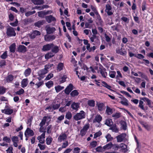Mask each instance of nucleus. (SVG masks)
<instances>
[{
    "label": "nucleus",
    "instance_id": "f257e3e1",
    "mask_svg": "<svg viewBox=\"0 0 153 153\" xmlns=\"http://www.w3.org/2000/svg\"><path fill=\"white\" fill-rule=\"evenodd\" d=\"M86 113L83 111H81L79 113H77L73 117V118L76 121H78L85 118V117Z\"/></svg>",
    "mask_w": 153,
    "mask_h": 153
},
{
    "label": "nucleus",
    "instance_id": "f03ea898",
    "mask_svg": "<svg viewBox=\"0 0 153 153\" xmlns=\"http://www.w3.org/2000/svg\"><path fill=\"white\" fill-rule=\"evenodd\" d=\"M6 33L9 37L15 36L16 34L15 29L10 26H9L6 29Z\"/></svg>",
    "mask_w": 153,
    "mask_h": 153
},
{
    "label": "nucleus",
    "instance_id": "7ed1b4c3",
    "mask_svg": "<svg viewBox=\"0 0 153 153\" xmlns=\"http://www.w3.org/2000/svg\"><path fill=\"white\" fill-rule=\"evenodd\" d=\"M90 39L91 42H95L98 45H99L100 42L99 39V37L97 36L96 35L93 34L92 36L90 38Z\"/></svg>",
    "mask_w": 153,
    "mask_h": 153
},
{
    "label": "nucleus",
    "instance_id": "20e7f679",
    "mask_svg": "<svg viewBox=\"0 0 153 153\" xmlns=\"http://www.w3.org/2000/svg\"><path fill=\"white\" fill-rule=\"evenodd\" d=\"M54 45V44L53 43H50L44 45L43 46L42 50L44 51H49L51 49Z\"/></svg>",
    "mask_w": 153,
    "mask_h": 153
},
{
    "label": "nucleus",
    "instance_id": "39448f33",
    "mask_svg": "<svg viewBox=\"0 0 153 153\" xmlns=\"http://www.w3.org/2000/svg\"><path fill=\"white\" fill-rule=\"evenodd\" d=\"M45 19L47 22L50 23L52 22H55L56 21V19L52 15H50L45 17Z\"/></svg>",
    "mask_w": 153,
    "mask_h": 153
},
{
    "label": "nucleus",
    "instance_id": "423d86ee",
    "mask_svg": "<svg viewBox=\"0 0 153 153\" xmlns=\"http://www.w3.org/2000/svg\"><path fill=\"white\" fill-rule=\"evenodd\" d=\"M126 136L125 133H122L116 136L117 142L120 143L123 141L125 139Z\"/></svg>",
    "mask_w": 153,
    "mask_h": 153
},
{
    "label": "nucleus",
    "instance_id": "0eeeda50",
    "mask_svg": "<svg viewBox=\"0 0 153 153\" xmlns=\"http://www.w3.org/2000/svg\"><path fill=\"white\" fill-rule=\"evenodd\" d=\"M73 86L72 84H69L65 88V93L67 95H69L70 92L73 89Z\"/></svg>",
    "mask_w": 153,
    "mask_h": 153
},
{
    "label": "nucleus",
    "instance_id": "6e6552de",
    "mask_svg": "<svg viewBox=\"0 0 153 153\" xmlns=\"http://www.w3.org/2000/svg\"><path fill=\"white\" fill-rule=\"evenodd\" d=\"M41 34L40 32L37 30H35L29 35V37L31 39H34L37 36L40 35Z\"/></svg>",
    "mask_w": 153,
    "mask_h": 153
},
{
    "label": "nucleus",
    "instance_id": "1a4fd4ad",
    "mask_svg": "<svg viewBox=\"0 0 153 153\" xmlns=\"http://www.w3.org/2000/svg\"><path fill=\"white\" fill-rule=\"evenodd\" d=\"M99 111H102L105 108L104 104L102 102H97L96 104Z\"/></svg>",
    "mask_w": 153,
    "mask_h": 153
},
{
    "label": "nucleus",
    "instance_id": "9d476101",
    "mask_svg": "<svg viewBox=\"0 0 153 153\" xmlns=\"http://www.w3.org/2000/svg\"><path fill=\"white\" fill-rule=\"evenodd\" d=\"M112 7L109 4H107L106 5L105 11L107 13L108 16H111L113 14V13L110 11Z\"/></svg>",
    "mask_w": 153,
    "mask_h": 153
},
{
    "label": "nucleus",
    "instance_id": "9b49d317",
    "mask_svg": "<svg viewBox=\"0 0 153 153\" xmlns=\"http://www.w3.org/2000/svg\"><path fill=\"white\" fill-rule=\"evenodd\" d=\"M27 51L26 47L23 45H20L17 48V51L19 53H25Z\"/></svg>",
    "mask_w": 153,
    "mask_h": 153
},
{
    "label": "nucleus",
    "instance_id": "f8f14e48",
    "mask_svg": "<svg viewBox=\"0 0 153 153\" xmlns=\"http://www.w3.org/2000/svg\"><path fill=\"white\" fill-rule=\"evenodd\" d=\"M56 38V36L54 35H46L45 36V40L47 42L52 41Z\"/></svg>",
    "mask_w": 153,
    "mask_h": 153
},
{
    "label": "nucleus",
    "instance_id": "ddd939ff",
    "mask_svg": "<svg viewBox=\"0 0 153 153\" xmlns=\"http://www.w3.org/2000/svg\"><path fill=\"white\" fill-rule=\"evenodd\" d=\"M106 69L105 68H101L100 67L99 68V71L101 74L102 76L104 78H105L106 77V76H107V73L106 71Z\"/></svg>",
    "mask_w": 153,
    "mask_h": 153
},
{
    "label": "nucleus",
    "instance_id": "4468645a",
    "mask_svg": "<svg viewBox=\"0 0 153 153\" xmlns=\"http://www.w3.org/2000/svg\"><path fill=\"white\" fill-rule=\"evenodd\" d=\"M48 70L45 69H41L38 72V75L39 76L44 78L45 76V75L48 73Z\"/></svg>",
    "mask_w": 153,
    "mask_h": 153
},
{
    "label": "nucleus",
    "instance_id": "2eb2a0df",
    "mask_svg": "<svg viewBox=\"0 0 153 153\" xmlns=\"http://www.w3.org/2000/svg\"><path fill=\"white\" fill-rule=\"evenodd\" d=\"M34 134L33 131L29 128H27L25 132V135L26 136V135L27 136L30 135L31 136H33Z\"/></svg>",
    "mask_w": 153,
    "mask_h": 153
},
{
    "label": "nucleus",
    "instance_id": "dca6fc26",
    "mask_svg": "<svg viewBox=\"0 0 153 153\" xmlns=\"http://www.w3.org/2000/svg\"><path fill=\"white\" fill-rule=\"evenodd\" d=\"M116 52L117 53L122 56H125L127 54V52L126 51H122V48L121 49L117 48L116 50Z\"/></svg>",
    "mask_w": 153,
    "mask_h": 153
},
{
    "label": "nucleus",
    "instance_id": "f3484780",
    "mask_svg": "<svg viewBox=\"0 0 153 153\" xmlns=\"http://www.w3.org/2000/svg\"><path fill=\"white\" fill-rule=\"evenodd\" d=\"M67 78V76L66 75H64L62 76H61L58 79V81L59 83V84L62 83L66 81V79Z\"/></svg>",
    "mask_w": 153,
    "mask_h": 153
},
{
    "label": "nucleus",
    "instance_id": "a211bd4d",
    "mask_svg": "<svg viewBox=\"0 0 153 153\" xmlns=\"http://www.w3.org/2000/svg\"><path fill=\"white\" fill-rule=\"evenodd\" d=\"M109 130H112V131L115 133H117L119 131V129L117 128L116 124H114L110 127Z\"/></svg>",
    "mask_w": 153,
    "mask_h": 153
},
{
    "label": "nucleus",
    "instance_id": "6ab92c4d",
    "mask_svg": "<svg viewBox=\"0 0 153 153\" xmlns=\"http://www.w3.org/2000/svg\"><path fill=\"white\" fill-rule=\"evenodd\" d=\"M120 148H121V150H122V152H126L127 151V145L123 143H121L120 144Z\"/></svg>",
    "mask_w": 153,
    "mask_h": 153
},
{
    "label": "nucleus",
    "instance_id": "aec40b11",
    "mask_svg": "<svg viewBox=\"0 0 153 153\" xmlns=\"http://www.w3.org/2000/svg\"><path fill=\"white\" fill-rule=\"evenodd\" d=\"M1 111L2 113L10 115L13 112V109H7L2 110Z\"/></svg>",
    "mask_w": 153,
    "mask_h": 153
},
{
    "label": "nucleus",
    "instance_id": "412c9836",
    "mask_svg": "<svg viewBox=\"0 0 153 153\" xmlns=\"http://www.w3.org/2000/svg\"><path fill=\"white\" fill-rule=\"evenodd\" d=\"M102 118L100 115H97L95 117V118L93 120L94 123L96 122L100 123V122L102 120Z\"/></svg>",
    "mask_w": 153,
    "mask_h": 153
},
{
    "label": "nucleus",
    "instance_id": "4be33fe9",
    "mask_svg": "<svg viewBox=\"0 0 153 153\" xmlns=\"http://www.w3.org/2000/svg\"><path fill=\"white\" fill-rule=\"evenodd\" d=\"M55 30L56 29L54 27H48L46 29V31L48 34H51L53 33Z\"/></svg>",
    "mask_w": 153,
    "mask_h": 153
},
{
    "label": "nucleus",
    "instance_id": "5701e85b",
    "mask_svg": "<svg viewBox=\"0 0 153 153\" xmlns=\"http://www.w3.org/2000/svg\"><path fill=\"white\" fill-rule=\"evenodd\" d=\"M51 52L53 53H54L55 54L57 53L59 51V46L55 45L53 46V47L51 48Z\"/></svg>",
    "mask_w": 153,
    "mask_h": 153
},
{
    "label": "nucleus",
    "instance_id": "b1692460",
    "mask_svg": "<svg viewBox=\"0 0 153 153\" xmlns=\"http://www.w3.org/2000/svg\"><path fill=\"white\" fill-rule=\"evenodd\" d=\"M28 83V80L27 79H23L21 82V86L23 88H25L27 86Z\"/></svg>",
    "mask_w": 153,
    "mask_h": 153
},
{
    "label": "nucleus",
    "instance_id": "393cba45",
    "mask_svg": "<svg viewBox=\"0 0 153 153\" xmlns=\"http://www.w3.org/2000/svg\"><path fill=\"white\" fill-rule=\"evenodd\" d=\"M67 137V136L66 134L65 133H63L59 136L58 138V140L60 142H61L62 140H64L66 139Z\"/></svg>",
    "mask_w": 153,
    "mask_h": 153
},
{
    "label": "nucleus",
    "instance_id": "a878e982",
    "mask_svg": "<svg viewBox=\"0 0 153 153\" xmlns=\"http://www.w3.org/2000/svg\"><path fill=\"white\" fill-rule=\"evenodd\" d=\"M14 79V76L11 74L7 76L6 78V81L7 82H11Z\"/></svg>",
    "mask_w": 153,
    "mask_h": 153
},
{
    "label": "nucleus",
    "instance_id": "bb28decb",
    "mask_svg": "<svg viewBox=\"0 0 153 153\" xmlns=\"http://www.w3.org/2000/svg\"><path fill=\"white\" fill-rule=\"evenodd\" d=\"M54 55L52 52H50L46 53L45 55V57L46 59H48L53 57Z\"/></svg>",
    "mask_w": 153,
    "mask_h": 153
},
{
    "label": "nucleus",
    "instance_id": "cd10ccee",
    "mask_svg": "<svg viewBox=\"0 0 153 153\" xmlns=\"http://www.w3.org/2000/svg\"><path fill=\"white\" fill-rule=\"evenodd\" d=\"M49 13L48 11H41L38 12V16L41 18H43L44 16Z\"/></svg>",
    "mask_w": 153,
    "mask_h": 153
},
{
    "label": "nucleus",
    "instance_id": "c85d7f7f",
    "mask_svg": "<svg viewBox=\"0 0 153 153\" xmlns=\"http://www.w3.org/2000/svg\"><path fill=\"white\" fill-rule=\"evenodd\" d=\"M45 21L43 20L38 21L34 23V25L38 27H40L41 25L45 23Z\"/></svg>",
    "mask_w": 153,
    "mask_h": 153
},
{
    "label": "nucleus",
    "instance_id": "c756f323",
    "mask_svg": "<svg viewBox=\"0 0 153 153\" xmlns=\"http://www.w3.org/2000/svg\"><path fill=\"white\" fill-rule=\"evenodd\" d=\"M113 144L111 142H110L103 147L104 150L111 149L113 146Z\"/></svg>",
    "mask_w": 153,
    "mask_h": 153
},
{
    "label": "nucleus",
    "instance_id": "7c9ffc66",
    "mask_svg": "<svg viewBox=\"0 0 153 153\" xmlns=\"http://www.w3.org/2000/svg\"><path fill=\"white\" fill-rule=\"evenodd\" d=\"M141 99L144 101H146L147 102V105L149 107H152L151 105V100L149 99L146 97H144Z\"/></svg>",
    "mask_w": 153,
    "mask_h": 153
},
{
    "label": "nucleus",
    "instance_id": "2f4dec72",
    "mask_svg": "<svg viewBox=\"0 0 153 153\" xmlns=\"http://www.w3.org/2000/svg\"><path fill=\"white\" fill-rule=\"evenodd\" d=\"M16 45L15 43H13L11 44L9 47V49L10 51L11 52L13 53L15 51Z\"/></svg>",
    "mask_w": 153,
    "mask_h": 153
},
{
    "label": "nucleus",
    "instance_id": "473e14b6",
    "mask_svg": "<svg viewBox=\"0 0 153 153\" xmlns=\"http://www.w3.org/2000/svg\"><path fill=\"white\" fill-rule=\"evenodd\" d=\"M120 124L122 129L124 130H126L127 128L126 122L124 121H120Z\"/></svg>",
    "mask_w": 153,
    "mask_h": 153
},
{
    "label": "nucleus",
    "instance_id": "72a5a7b5",
    "mask_svg": "<svg viewBox=\"0 0 153 153\" xmlns=\"http://www.w3.org/2000/svg\"><path fill=\"white\" fill-rule=\"evenodd\" d=\"M32 2L35 4L40 5L43 4V0H32Z\"/></svg>",
    "mask_w": 153,
    "mask_h": 153
},
{
    "label": "nucleus",
    "instance_id": "f704fd0d",
    "mask_svg": "<svg viewBox=\"0 0 153 153\" xmlns=\"http://www.w3.org/2000/svg\"><path fill=\"white\" fill-rule=\"evenodd\" d=\"M140 123L147 130H150V127L146 123H144L143 121H141L140 122Z\"/></svg>",
    "mask_w": 153,
    "mask_h": 153
},
{
    "label": "nucleus",
    "instance_id": "c9c22d12",
    "mask_svg": "<svg viewBox=\"0 0 153 153\" xmlns=\"http://www.w3.org/2000/svg\"><path fill=\"white\" fill-rule=\"evenodd\" d=\"M120 103L123 105L126 106L128 105V100L124 97L123 98L122 100L120 102Z\"/></svg>",
    "mask_w": 153,
    "mask_h": 153
},
{
    "label": "nucleus",
    "instance_id": "e433bc0d",
    "mask_svg": "<svg viewBox=\"0 0 153 153\" xmlns=\"http://www.w3.org/2000/svg\"><path fill=\"white\" fill-rule=\"evenodd\" d=\"M71 106L73 109L77 111L79 105L78 103L74 102L71 104Z\"/></svg>",
    "mask_w": 153,
    "mask_h": 153
},
{
    "label": "nucleus",
    "instance_id": "4c0bfd02",
    "mask_svg": "<svg viewBox=\"0 0 153 153\" xmlns=\"http://www.w3.org/2000/svg\"><path fill=\"white\" fill-rule=\"evenodd\" d=\"M47 117H48L47 116H44L43 117L42 120L39 123V126H43L45 124L47 120L46 119Z\"/></svg>",
    "mask_w": 153,
    "mask_h": 153
},
{
    "label": "nucleus",
    "instance_id": "58836bf2",
    "mask_svg": "<svg viewBox=\"0 0 153 153\" xmlns=\"http://www.w3.org/2000/svg\"><path fill=\"white\" fill-rule=\"evenodd\" d=\"M31 71L30 68H28L26 69L24 72V74L25 76L27 77L29 76L30 74Z\"/></svg>",
    "mask_w": 153,
    "mask_h": 153
},
{
    "label": "nucleus",
    "instance_id": "ea45409f",
    "mask_svg": "<svg viewBox=\"0 0 153 153\" xmlns=\"http://www.w3.org/2000/svg\"><path fill=\"white\" fill-rule=\"evenodd\" d=\"M105 124L108 126L110 127L113 124V122L111 119H107L106 120Z\"/></svg>",
    "mask_w": 153,
    "mask_h": 153
},
{
    "label": "nucleus",
    "instance_id": "a19ab883",
    "mask_svg": "<svg viewBox=\"0 0 153 153\" xmlns=\"http://www.w3.org/2000/svg\"><path fill=\"white\" fill-rule=\"evenodd\" d=\"M106 113L108 115L111 114L113 113L112 109L110 108L109 106H107L106 110L105 111Z\"/></svg>",
    "mask_w": 153,
    "mask_h": 153
},
{
    "label": "nucleus",
    "instance_id": "79ce46f5",
    "mask_svg": "<svg viewBox=\"0 0 153 153\" xmlns=\"http://www.w3.org/2000/svg\"><path fill=\"white\" fill-rule=\"evenodd\" d=\"M53 140V138L49 136L47 137L46 139V143L48 145H50Z\"/></svg>",
    "mask_w": 153,
    "mask_h": 153
},
{
    "label": "nucleus",
    "instance_id": "37998d69",
    "mask_svg": "<svg viewBox=\"0 0 153 153\" xmlns=\"http://www.w3.org/2000/svg\"><path fill=\"white\" fill-rule=\"evenodd\" d=\"M86 49L89 52H91L92 51H94L96 49V47L95 46H93V47H90V45H88V46H86Z\"/></svg>",
    "mask_w": 153,
    "mask_h": 153
},
{
    "label": "nucleus",
    "instance_id": "c03bdc74",
    "mask_svg": "<svg viewBox=\"0 0 153 153\" xmlns=\"http://www.w3.org/2000/svg\"><path fill=\"white\" fill-rule=\"evenodd\" d=\"M63 64L61 62L59 63L57 65V70L60 71L63 69Z\"/></svg>",
    "mask_w": 153,
    "mask_h": 153
},
{
    "label": "nucleus",
    "instance_id": "a18cd8bd",
    "mask_svg": "<svg viewBox=\"0 0 153 153\" xmlns=\"http://www.w3.org/2000/svg\"><path fill=\"white\" fill-rule=\"evenodd\" d=\"M64 88V87L63 86H62L59 85L56 86L55 87V90L57 93H58L61 90H62Z\"/></svg>",
    "mask_w": 153,
    "mask_h": 153
},
{
    "label": "nucleus",
    "instance_id": "49530a36",
    "mask_svg": "<svg viewBox=\"0 0 153 153\" xmlns=\"http://www.w3.org/2000/svg\"><path fill=\"white\" fill-rule=\"evenodd\" d=\"M88 104L91 107H94L95 106V101L93 100H89L88 101Z\"/></svg>",
    "mask_w": 153,
    "mask_h": 153
},
{
    "label": "nucleus",
    "instance_id": "de8ad7c7",
    "mask_svg": "<svg viewBox=\"0 0 153 153\" xmlns=\"http://www.w3.org/2000/svg\"><path fill=\"white\" fill-rule=\"evenodd\" d=\"M121 114L120 112H117L112 115V117L114 118V119H117L121 117Z\"/></svg>",
    "mask_w": 153,
    "mask_h": 153
},
{
    "label": "nucleus",
    "instance_id": "09e8293b",
    "mask_svg": "<svg viewBox=\"0 0 153 153\" xmlns=\"http://www.w3.org/2000/svg\"><path fill=\"white\" fill-rule=\"evenodd\" d=\"M79 94V93L76 90H74L72 91L70 93V95L72 97H74L77 96Z\"/></svg>",
    "mask_w": 153,
    "mask_h": 153
},
{
    "label": "nucleus",
    "instance_id": "8fccbe9b",
    "mask_svg": "<svg viewBox=\"0 0 153 153\" xmlns=\"http://www.w3.org/2000/svg\"><path fill=\"white\" fill-rule=\"evenodd\" d=\"M53 82L51 81H49L45 83L46 85L49 88L53 86Z\"/></svg>",
    "mask_w": 153,
    "mask_h": 153
},
{
    "label": "nucleus",
    "instance_id": "3c124183",
    "mask_svg": "<svg viewBox=\"0 0 153 153\" xmlns=\"http://www.w3.org/2000/svg\"><path fill=\"white\" fill-rule=\"evenodd\" d=\"M116 74V72L114 71H110L109 74L110 77L112 78H114L115 77Z\"/></svg>",
    "mask_w": 153,
    "mask_h": 153
},
{
    "label": "nucleus",
    "instance_id": "603ef678",
    "mask_svg": "<svg viewBox=\"0 0 153 153\" xmlns=\"http://www.w3.org/2000/svg\"><path fill=\"white\" fill-rule=\"evenodd\" d=\"M102 83L103 84L102 85L103 86L105 87L106 88L110 90H111V87L110 85H108L105 82L103 81H102Z\"/></svg>",
    "mask_w": 153,
    "mask_h": 153
},
{
    "label": "nucleus",
    "instance_id": "864d4df0",
    "mask_svg": "<svg viewBox=\"0 0 153 153\" xmlns=\"http://www.w3.org/2000/svg\"><path fill=\"white\" fill-rule=\"evenodd\" d=\"M102 83L103 84L102 85L103 86L105 87L106 88L110 90H111V87L110 85H108L105 82L103 81H102Z\"/></svg>",
    "mask_w": 153,
    "mask_h": 153
},
{
    "label": "nucleus",
    "instance_id": "5fc2aeb1",
    "mask_svg": "<svg viewBox=\"0 0 153 153\" xmlns=\"http://www.w3.org/2000/svg\"><path fill=\"white\" fill-rule=\"evenodd\" d=\"M52 130V125H49L47 128V133L48 134H50L51 133Z\"/></svg>",
    "mask_w": 153,
    "mask_h": 153
},
{
    "label": "nucleus",
    "instance_id": "6e6d98bb",
    "mask_svg": "<svg viewBox=\"0 0 153 153\" xmlns=\"http://www.w3.org/2000/svg\"><path fill=\"white\" fill-rule=\"evenodd\" d=\"M65 116L66 119L68 120H70L72 117V114L70 112L68 111L66 113Z\"/></svg>",
    "mask_w": 153,
    "mask_h": 153
},
{
    "label": "nucleus",
    "instance_id": "4d7b16f0",
    "mask_svg": "<svg viewBox=\"0 0 153 153\" xmlns=\"http://www.w3.org/2000/svg\"><path fill=\"white\" fill-rule=\"evenodd\" d=\"M6 88L3 86H0V94H3L6 92Z\"/></svg>",
    "mask_w": 153,
    "mask_h": 153
},
{
    "label": "nucleus",
    "instance_id": "13d9d810",
    "mask_svg": "<svg viewBox=\"0 0 153 153\" xmlns=\"http://www.w3.org/2000/svg\"><path fill=\"white\" fill-rule=\"evenodd\" d=\"M97 145V142L96 141H94L90 143V145L91 148H94L96 147Z\"/></svg>",
    "mask_w": 153,
    "mask_h": 153
},
{
    "label": "nucleus",
    "instance_id": "bf43d9fd",
    "mask_svg": "<svg viewBox=\"0 0 153 153\" xmlns=\"http://www.w3.org/2000/svg\"><path fill=\"white\" fill-rule=\"evenodd\" d=\"M96 151L98 152H102L104 151V150L103 148H102L101 146H99L97 147L95 149Z\"/></svg>",
    "mask_w": 153,
    "mask_h": 153
},
{
    "label": "nucleus",
    "instance_id": "052dcab7",
    "mask_svg": "<svg viewBox=\"0 0 153 153\" xmlns=\"http://www.w3.org/2000/svg\"><path fill=\"white\" fill-rule=\"evenodd\" d=\"M13 143H18L19 141L18 138L17 136H13L11 138Z\"/></svg>",
    "mask_w": 153,
    "mask_h": 153
},
{
    "label": "nucleus",
    "instance_id": "680f3d73",
    "mask_svg": "<svg viewBox=\"0 0 153 153\" xmlns=\"http://www.w3.org/2000/svg\"><path fill=\"white\" fill-rule=\"evenodd\" d=\"M3 140L4 141H5L6 142L9 143H10L11 142V140L10 138L6 136L4 137L3 139Z\"/></svg>",
    "mask_w": 153,
    "mask_h": 153
},
{
    "label": "nucleus",
    "instance_id": "e2e57ef3",
    "mask_svg": "<svg viewBox=\"0 0 153 153\" xmlns=\"http://www.w3.org/2000/svg\"><path fill=\"white\" fill-rule=\"evenodd\" d=\"M35 13L36 11L35 10H34L32 11H29L25 13V15L26 16L28 17L31 15H32Z\"/></svg>",
    "mask_w": 153,
    "mask_h": 153
},
{
    "label": "nucleus",
    "instance_id": "0e129e2a",
    "mask_svg": "<svg viewBox=\"0 0 153 153\" xmlns=\"http://www.w3.org/2000/svg\"><path fill=\"white\" fill-rule=\"evenodd\" d=\"M38 146L39 147L41 150H44L46 146L45 145H42L40 143H39L38 145Z\"/></svg>",
    "mask_w": 153,
    "mask_h": 153
},
{
    "label": "nucleus",
    "instance_id": "69168bd1",
    "mask_svg": "<svg viewBox=\"0 0 153 153\" xmlns=\"http://www.w3.org/2000/svg\"><path fill=\"white\" fill-rule=\"evenodd\" d=\"M24 92V90L22 88H21V89L19 91H16V94L17 95H21L23 94Z\"/></svg>",
    "mask_w": 153,
    "mask_h": 153
},
{
    "label": "nucleus",
    "instance_id": "338daca9",
    "mask_svg": "<svg viewBox=\"0 0 153 153\" xmlns=\"http://www.w3.org/2000/svg\"><path fill=\"white\" fill-rule=\"evenodd\" d=\"M107 139V142L111 141L112 140L113 138L111 137V135L109 134H108L105 137Z\"/></svg>",
    "mask_w": 153,
    "mask_h": 153
},
{
    "label": "nucleus",
    "instance_id": "774afa93",
    "mask_svg": "<svg viewBox=\"0 0 153 153\" xmlns=\"http://www.w3.org/2000/svg\"><path fill=\"white\" fill-rule=\"evenodd\" d=\"M80 149L78 147H75L74 149L73 152V153H79Z\"/></svg>",
    "mask_w": 153,
    "mask_h": 153
}]
</instances>
